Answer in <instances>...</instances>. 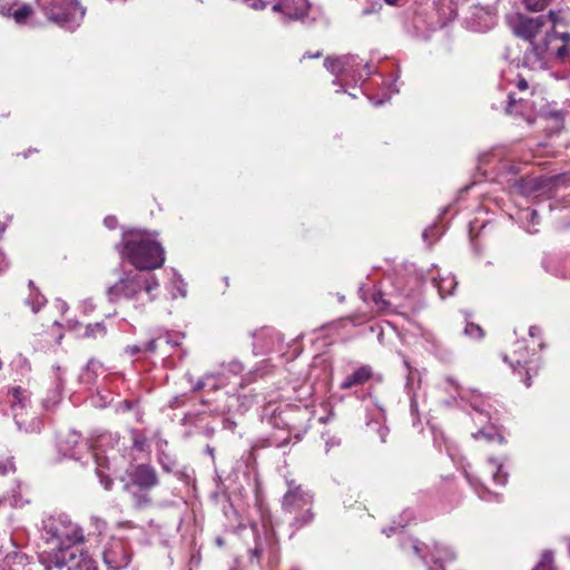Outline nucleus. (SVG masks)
<instances>
[{
    "label": "nucleus",
    "instance_id": "6e6552de",
    "mask_svg": "<svg viewBox=\"0 0 570 570\" xmlns=\"http://www.w3.org/2000/svg\"><path fill=\"white\" fill-rule=\"evenodd\" d=\"M551 42V36H544L540 41L529 42V48L522 57V66L530 70L544 69L547 65L546 53Z\"/></svg>",
    "mask_w": 570,
    "mask_h": 570
},
{
    "label": "nucleus",
    "instance_id": "5fc2aeb1",
    "mask_svg": "<svg viewBox=\"0 0 570 570\" xmlns=\"http://www.w3.org/2000/svg\"><path fill=\"white\" fill-rule=\"evenodd\" d=\"M552 0H543V2L547 4V7L551 3Z\"/></svg>",
    "mask_w": 570,
    "mask_h": 570
},
{
    "label": "nucleus",
    "instance_id": "ea45409f",
    "mask_svg": "<svg viewBox=\"0 0 570 570\" xmlns=\"http://www.w3.org/2000/svg\"><path fill=\"white\" fill-rule=\"evenodd\" d=\"M104 224L106 225V227H108L109 229H114L117 225V218L115 216H107L105 219H104Z\"/></svg>",
    "mask_w": 570,
    "mask_h": 570
},
{
    "label": "nucleus",
    "instance_id": "8fccbe9b",
    "mask_svg": "<svg viewBox=\"0 0 570 570\" xmlns=\"http://www.w3.org/2000/svg\"><path fill=\"white\" fill-rule=\"evenodd\" d=\"M387 4L394 6L397 4L400 0H384Z\"/></svg>",
    "mask_w": 570,
    "mask_h": 570
},
{
    "label": "nucleus",
    "instance_id": "37998d69",
    "mask_svg": "<svg viewBox=\"0 0 570 570\" xmlns=\"http://www.w3.org/2000/svg\"><path fill=\"white\" fill-rule=\"evenodd\" d=\"M160 464H161V468L166 471V472H171L173 471V466L170 463H166L164 462L163 460L160 461Z\"/></svg>",
    "mask_w": 570,
    "mask_h": 570
},
{
    "label": "nucleus",
    "instance_id": "aec40b11",
    "mask_svg": "<svg viewBox=\"0 0 570 570\" xmlns=\"http://www.w3.org/2000/svg\"><path fill=\"white\" fill-rule=\"evenodd\" d=\"M9 394L12 396L11 403L12 406H26L27 399L23 395V390L20 386H14L10 389Z\"/></svg>",
    "mask_w": 570,
    "mask_h": 570
},
{
    "label": "nucleus",
    "instance_id": "39448f33",
    "mask_svg": "<svg viewBox=\"0 0 570 570\" xmlns=\"http://www.w3.org/2000/svg\"><path fill=\"white\" fill-rule=\"evenodd\" d=\"M78 4L76 0L51 1L43 7V12L48 20L62 28L72 29L78 24L76 21V12L80 10L81 18L85 14V9L78 8Z\"/></svg>",
    "mask_w": 570,
    "mask_h": 570
},
{
    "label": "nucleus",
    "instance_id": "7ed1b4c3",
    "mask_svg": "<svg viewBox=\"0 0 570 570\" xmlns=\"http://www.w3.org/2000/svg\"><path fill=\"white\" fill-rule=\"evenodd\" d=\"M121 481L124 491L130 495L136 509L142 510L153 504L150 491L159 484V476L151 464L135 465Z\"/></svg>",
    "mask_w": 570,
    "mask_h": 570
},
{
    "label": "nucleus",
    "instance_id": "4468645a",
    "mask_svg": "<svg viewBox=\"0 0 570 570\" xmlns=\"http://www.w3.org/2000/svg\"><path fill=\"white\" fill-rule=\"evenodd\" d=\"M347 65L348 58L345 56L335 58L327 57L324 60V67L336 77L345 72Z\"/></svg>",
    "mask_w": 570,
    "mask_h": 570
},
{
    "label": "nucleus",
    "instance_id": "e433bc0d",
    "mask_svg": "<svg viewBox=\"0 0 570 570\" xmlns=\"http://www.w3.org/2000/svg\"><path fill=\"white\" fill-rule=\"evenodd\" d=\"M373 301L376 305H382V306L389 305V302L384 299V295L380 291L373 294Z\"/></svg>",
    "mask_w": 570,
    "mask_h": 570
},
{
    "label": "nucleus",
    "instance_id": "c9c22d12",
    "mask_svg": "<svg viewBox=\"0 0 570 570\" xmlns=\"http://www.w3.org/2000/svg\"><path fill=\"white\" fill-rule=\"evenodd\" d=\"M515 86L517 88L520 90V91H525L529 89V82L528 80L522 77V76H518L517 78V81H515Z\"/></svg>",
    "mask_w": 570,
    "mask_h": 570
},
{
    "label": "nucleus",
    "instance_id": "473e14b6",
    "mask_svg": "<svg viewBox=\"0 0 570 570\" xmlns=\"http://www.w3.org/2000/svg\"><path fill=\"white\" fill-rule=\"evenodd\" d=\"M556 57L561 61L570 57V45H562L560 48H558Z\"/></svg>",
    "mask_w": 570,
    "mask_h": 570
},
{
    "label": "nucleus",
    "instance_id": "a19ab883",
    "mask_svg": "<svg viewBox=\"0 0 570 570\" xmlns=\"http://www.w3.org/2000/svg\"><path fill=\"white\" fill-rule=\"evenodd\" d=\"M403 363H404V366L406 367V370H407V372H409V374H407V384H409V383H410V381L412 380V375H413V373H414V370H413V367L411 366V364H410V362H409L407 357H405V356H404V358H403Z\"/></svg>",
    "mask_w": 570,
    "mask_h": 570
},
{
    "label": "nucleus",
    "instance_id": "4d7b16f0",
    "mask_svg": "<svg viewBox=\"0 0 570 570\" xmlns=\"http://www.w3.org/2000/svg\"><path fill=\"white\" fill-rule=\"evenodd\" d=\"M210 389H212V390H216V389H217V386L214 384V385H212V386H210Z\"/></svg>",
    "mask_w": 570,
    "mask_h": 570
},
{
    "label": "nucleus",
    "instance_id": "79ce46f5",
    "mask_svg": "<svg viewBox=\"0 0 570 570\" xmlns=\"http://www.w3.org/2000/svg\"><path fill=\"white\" fill-rule=\"evenodd\" d=\"M100 482L106 490H108V491L111 490L112 480L110 478L101 476Z\"/></svg>",
    "mask_w": 570,
    "mask_h": 570
},
{
    "label": "nucleus",
    "instance_id": "2f4dec72",
    "mask_svg": "<svg viewBox=\"0 0 570 570\" xmlns=\"http://www.w3.org/2000/svg\"><path fill=\"white\" fill-rule=\"evenodd\" d=\"M245 3H247L248 7L255 10H263L267 6V0H244Z\"/></svg>",
    "mask_w": 570,
    "mask_h": 570
},
{
    "label": "nucleus",
    "instance_id": "393cba45",
    "mask_svg": "<svg viewBox=\"0 0 570 570\" xmlns=\"http://www.w3.org/2000/svg\"><path fill=\"white\" fill-rule=\"evenodd\" d=\"M523 6L530 12H540L547 8L543 0H523Z\"/></svg>",
    "mask_w": 570,
    "mask_h": 570
},
{
    "label": "nucleus",
    "instance_id": "f257e3e1",
    "mask_svg": "<svg viewBox=\"0 0 570 570\" xmlns=\"http://www.w3.org/2000/svg\"><path fill=\"white\" fill-rule=\"evenodd\" d=\"M157 234L148 229L125 230L117 245L120 257L138 271H154L165 263V250L156 239Z\"/></svg>",
    "mask_w": 570,
    "mask_h": 570
},
{
    "label": "nucleus",
    "instance_id": "c85d7f7f",
    "mask_svg": "<svg viewBox=\"0 0 570 570\" xmlns=\"http://www.w3.org/2000/svg\"><path fill=\"white\" fill-rule=\"evenodd\" d=\"M546 17H547V21L550 20L552 22V28L554 30H556L557 24L563 23V19L560 17L559 11L550 10Z\"/></svg>",
    "mask_w": 570,
    "mask_h": 570
},
{
    "label": "nucleus",
    "instance_id": "dca6fc26",
    "mask_svg": "<svg viewBox=\"0 0 570 570\" xmlns=\"http://www.w3.org/2000/svg\"><path fill=\"white\" fill-rule=\"evenodd\" d=\"M33 9L30 4H22L18 9L13 10L9 14L18 24L27 23L28 19L32 16Z\"/></svg>",
    "mask_w": 570,
    "mask_h": 570
},
{
    "label": "nucleus",
    "instance_id": "a878e982",
    "mask_svg": "<svg viewBox=\"0 0 570 570\" xmlns=\"http://www.w3.org/2000/svg\"><path fill=\"white\" fill-rule=\"evenodd\" d=\"M90 525L94 527V534L100 535L107 528V523L99 517L92 515L90 518Z\"/></svg>",
    "mask_w": 570,
    "mask_h": 570
},
{
    "label": "nucleus",
    "instance_id": "bb28decb",
    "mask_svg": "<svg viewBox=\"0 0 570 570\" xmlns=\"http://www.w3.org/2000/svg\"><path fill=\"white\" fill-rule=\"evenodd\" d=\"M544 36H551L552 39H560L563 45H570V32H558L553 28L550 31L546 32Z\"/></svg>",
    "mask_w": 570,
    "mask_h": 570
},
{
    "label": "nucleus",
    "instance_id": "4c0bfd02",
    "mask_svg": "<svg viewBox=\"0 0 570 570\" xmlns=\"http://www.w3.org/2000/svg\"><path fill=\"white\" fill-rule=\"evenodd\" d=\"M228 366L229 371L235 374L242 373L244 371V365L238 361L230 362Z\"/></svg>",
    "mask_w": 570,
    "mask_h": 570
},
{
    "label": "nucleus",
    "instance_id": "f704fd0d",
    "mask_svg": "<svg viewBox=\"0 0 570 570\" xmlns=\"http://www.w3.org/2000/svg\"><path fill=\"white\" fill-rule=\"evenodd\" d=\"M159 338H153L142 344L144 353H154L157 348V342Z\"/></svg>",
    "mask_w": 570,
    "mask_h": 570
},
{
    "label": "nucleus",
    "instance_id": "f03ea898",
    "mask_svg": "<svg viewBox=\"0 0 570 570\" xmlns=\"http://www.w3.org/2000/svg\"><path fill=\"white\" fill-rule=\"evenodd\" d=\"M46 540L53 547L39 553V563L45 570H61L66 568L70 547L85 540L83 531L78 525L61 528L50 523L46 527Z\"/></svg>",
    "mask_w": 570,
    "mask_h": 570
},
{
    "label": "nucleus",
    "instance_id": "412c9836",
    "mask_svg": "<svg viewBox=\"0 0 570 570\" xmlns=\"http://www.w3.org/2000/svg\"><path fill=\"white\" fill-rule=\"evenodd\" d=\"M532 570H554L552 553L550 551H546L539 563Z\"/></svg>",
    "mask_w": 570,
    "mask_h": 570
},
{
    "label": "nucleus",
    "instance_id": "cd10ccee",
    "mask_svg": "<svg viewBox=\"0 0 570 570\" xmlns=\"http://www.w3.org/2000/svg\"><path fill=\"white\" fill-rule=\"evenodd\" d=\"M522 101V98H520L519 100H517L515 98V95L514 94H509L508 96V105L505 107V111L507 114H518L519 111L518 110H514V107L518 102H521Z\"/></svg>",
    "mask_w": 570,
    "mask_h": 570
},
{
    "label": "nucleus",
    "instance_id": "c756f323",
    "mask_svg": "<svg viewBox=\"0 0 570 570\" xmlns=\"http://www.w3.org/2000/svg\"><path fill=\"white\" fill-rule=\"evenodd\" d=\"M213 377L214 376L212 374H206L203 379L198 380L193 386V392H198L205 389L208 385V381Z\"/></svg>",
    "mask_w": 570,
    "mask_h": 570
},
{
    "label": "nucleus",
    "instance_id": "6e6d98bb",
    "mask_svg": "<svg viewBox=\"0 0 570 570\" xmlns=\"http://www.w3.org/2000/svg\"><path fill=\"white\" fill-rule=\"evenodd\" d=\"M218 544L223 543V540L220 538L217 539Z\"/></svg>",
    "mask_w": 570,
    "mask_h": 570
},
{
    "label": "nucleus",
    "instance_id": "7c9ffc66",
    "mask_svg": "<svg viewBox=\"0 0 570 570\" xmlns=\"http://www.w3.org/2000/svg\"><path fill=\"white\" fill-rule=\"evenodd\" d=\"M551 181L553 183V185L556 186H560V185H563V186H570V177L567 176L566 174H561V175H557V176H553L551 178Z\"/></svg>",
    "mask_w": 570,
    "mask_h": 570
},
{
    "label": "nucleus",
    "instance_id": "6ab92c4d",
    "mask_svg": "<svg viewBox=\"0 0 570 570\" xmlns=\"http://www.w3.org/2000/svg\"><path fill=\"white\" fill-rule=\"evenodd\" d=\"M472 435L476 440L483 438L488 442L493 441L495 438H498L500 442L503 441V436L498 434L495 432L494 428H492V426L491 428L481 429L476 433H473Z\"/></svg>",
    "mask_w": 570,
    "mask_h": 570
},
{
    "label": "nucleus",
    "instance_id": "20e7f679",
    "mask_svg": "<svg viewBox=\"0 0 570 570\" xmlns=\"http://www.w3.org/2000/svg\"><path fill=\"white\" fill-rule=\"evenodd\" d=\"M150 271H129L124 272L118 282L107 289V296L110 302L115 303L121 297L134 299L137 295L145 291L154 299L153 292L159 287L158 279Z\"/></svg>",
    "mask_w": 570,
    "mask_h": 570
},
{
    "label": "nucleus",
    "instance_id": "0eeeda50",
    "mask_svg": "<svg viewBox=\"0 0 570 570\" xmlns=\"http://www.w3.org/2000/svg\"><path fill=\"white\" fill-rule=\"evenodd\" d=\"M313 507V495L304 491L301 485L289 483L288 491L282 500V509L287 514L298 513L301 510Z\"/></svg>",
    "mask_w": 570,
    "mask_h": 570
},
{
    "label": "nucleus",
    "instance_id": "3c124183",
    "mask_svg": "<svg viewBox=\"0 0 570 570\" xmlns=\"http://www.w3.org/2000/svg\"><path fill=\"white\" fill-rule=\"evenodd\" d=\"M29 288H30L31 292H35V289H37L35 287V283L32 281H29Z\"/></svg>",
    "mask_w": 570,
    "mask_h": 570
},
{
    "label": "nucleus",
    "instance_id": "9d476101",
    "mask_svg": "<svg viewBox=\"0 0 570 570\" xmlns=\"http://www.w3.org/2000/svg\"><path fill=\"white\" fill-rule=\"evenodd\" d=\"M67 570H98L96 560L87 552L70 547Z\"/></svg>",
    "mask_w": 570,
    "mask_h": 570
},
{
    "label": "nucleus",
    "instance_id": "423d86ee",
    "mask_svg": "<svg viewBox=\"0 0 570 570\" xmlns=\"http://www.w3.org/2000/svg\"><path fill=\"white\" fill-rule=\"evenodd\" d=\"M547 23V17L541 14L538 17H529L523 13H517L511 20L513 35L528 42L535 41L537 36L541 32Z\"/></svg>",
    "mask_w": 570,
    "mask_h": 570
},
{
    "label": "nucleus",
    "instance_id": "f8f14e48",
    "mask_svg": "<svg viewBox=\"0 0 570 570\" xmlns=\"http://www.w3.org/2000/svg\"><path fill=\"white\" fill-rule=\"evenodd\" d=\"M8 548H11L10 551H6V554L0 563V570H14L13 564L24 566L27 563L28 557L27 554L20 552L14 546L12 539H9L7 542Z\"/></svg>",
    "mask_w": 570,
    "mask_h": 570
},
{
    "label": "nucleus",
    "instance_id": "49530a36",
    "mask_svg": "<svg viewBox=\"0 0 570 570\" xmlns=\"http://www.w3.org/2000/svg\"><path fill=\"white\" fill-rule=\"evenodd\" d=\"M69 438H70V442H71L72 444H77V443H78V439H79V435H78V434L72 433V434H70V435H69Z\"/></svg>",
    "mask_w": 570,
    "mask_h": 570
},
{
    "label": "nucleus",
    "instance_id": "9b49d317",
    "mask_svg": "<svg viewBox=\"0 0 570 570\" xmlns=\"http://www.w3.org/2000/svg\"><path fill=\"white\" fill-rule=\"evenodd\" d=\"M374 376L371 365L365 364L357 367L353 373L348 374L340 384L341 390H350L355 386H362Z\"/></svg>",
    "mask_w": 570,
    "mask_h": 570
},
{
    "label": "nucleus",
    "instance_id": "58836bf2",
    "mask_svg": "<svg viewBox=\"0 0 570 570\" xmlns=\"http://www.w3.org/2000/svg\"><path fill=\"white\" fill-rule=\"evenodd\" d=\"M256 376H257V371L249 372L245 377L242 379V381L239 383V386L244 387L245 385H247L250 382H253L256 379Z\"/></svg>",
    "mask_w": 570,
    "mask_h": 570
},
{
    "label": "nucleus",
    "instance_id": "09e8293b",
    "mask_svg": "<svg viewBox=\"0 0 570 570\" xmlns=\"http://www.w3.org/2000/svg\"><path fill=\"white\" fill-rule=\"evenodd\" d=\"M524 384L529 387L531 385V377L527 374L524 379Z\"/></svg>",
    "mask_w": 570,
    "mask_h": 570
},
{
    "label": "nucleus",
    "instance_id": "a18cd8bd",
    "mask_svg": "<svg viewBox=\"0 0 570 570\" xmlns=\"http://www.w3.org/2000/svg\"><path fill=\"white\" fill-rule=\"evenodd\" d=\"M272 10H273L274 12H281V11L283 10V6H282V3H281V2H277V3L273 4Z\"/></svg>",
    "mask_w": 570,
    "mask_h": 570
},
{
    "label": "nucleus",
    "instance_id": "72a5a7b5",
    "mask_svg": "<svg viewBox=\"0 0 570 570\" xmlns=\"http://www.w3.org/2000/svg\"><path fill=\"white\" fill-rule=\"evenodd\" d=\"M125 351L130 356H136L140 353H144L142 345H138V344L128 345V346H126Z\"/></svg>",
    "mask_w": 570,
    "mask_h": 570
},
{
    "label": "nucleus",
    "instance_id": "f3484780",
    "mask_svg": "<svg viewBox=\"0 0 570 570\" xmlns=\"http://www.w3.org/2000/svg\"><path fill=\"white\" fill-rule=\"evenodd\" d=\"M267 541H268L267 537L262 539L256 533L255 547L249 550L250 562H256V563L261 562V559H262V557L264 554V551H265V548L267 546Z\"/></svg>",
    "mask_w": 570,
    "mask_h": 570
},
{
    "label": "nucleus",
    "instance_id": "a211bd4d",
    "mask_svg": "<svg viewBox=\"0 0 570 570\" xmlns=\"http://www.w3.org/2000/svg\"><path fill=\"white\" fill-rule=\"evenodd\" d=\"M46 302V297L40 294L39 289L30 292V296L26 299V304L31 307L33 313H38Z\"/></svg>",
    "mask_w": 570,
    "mask_h": 570
},
{
    "label": "nucleus",
    "instance_id": "1a4fd4ad",
    "mask_svg": "<svg viewBox=\"0 0 570 570\" xmlns=\"http://www.w3.org/2000/svg\"><path fill=\"white\" fill-rule=\"evenodd\" d=\"M102 559L108 570H119L129 563L125 548L119 541L112 542L109 547L105 548Z\"/></svg>",
    "mask_w": 570,
    "mask_h": 570
},
{
    "label": "nucleus",
    "instance_id": "603ef678",
    "mask_svg": "<svg viewBox=\"0 0 570 570\" xmlns=\"http://www.w3.org/2000/svg\"><path fill=\"white\" fill-rule=\"evenodd\" d=\"M135 448H137L138 450H142V445L140 444V442H138V440H135Z\"/></svg>",
    "mask_w": 570,
    "mask_h": 570
},
{
    "label": "nucleus",
    "instance_id": "de8ad7c7",
    "mask_svg": "<svg viewBox=\"0 0 570 570\" xmlns=\"http://www.w3.org/2000/svg\"><path fill=\"white\" fill-rule=\"evenodd\" d=\"M537 331H539V327H537V326L530 327V331H529L530 335L534 336Z\"/></svg>",
    "mask_w": 570,
    "mask_h": 570
},
{
    "label": "nucleus",
    "instance_id": "2eb2a0df",
    "mask_svg": "<svg viewBox=\"0 0 570 570\" xmlns=\"http://www.w3.org/2000/svg\"><path fill=\"white\" fill-rule=\"evenodd\" d=\"M107 334V327L104 322L89 323L85 327V332L82 334L83 338H102Z\"/></svg>",
    "mask_w": 570,
    "mask_h": 570
},
{
    "label": "nucleus",
    "instance_id": "b1692460",
    "mask_svg": "<svg viewBox=\"0 0 570 570\" xmlns=\"http://www.w3.org/2000/svg\"><path fill=\"white\" fill-rule=\"evenodd\" d=\"M490 463H492L495 468H497V471L493 473V481L497 483V484H505L507 481H508V474L503 472L502 470V465L501 464H497V461L491 459L490 460Z\"/></svg>",
    "mask_w": 570,
    "mask_h": 570
},
{
    "label": "nucleus",
    "instance_id": "ddd939ff",
    "mask_svg": "<svg viewBox=\"0 0 570 570\" xmlns=\"http://www.w3.org/2000/svg\"><path fill=\"white\" fill-rule=\"evenodd\" d=\"M293 518L289 521V528L292 529L291 537L299 529L311 524L314 521L315 513L312 508L301 510L298 513H293Z\"/></svg>",
    "mask_w": 570,
    "mask_h": 570
},
{
    "label": "nucleus",
    "instance_id": "13d9d810",
    "mask_svg": "<svg viewBox=\"0 0 570 570\" xmlns=\"http://www.w3.org/2000/svg\"><path fill=\"white\" fill-rule=\"evenodd\" d=\"M518 367L523 368L520 362H518Z\"/></svg>",
    "mask_w": 570,
    "mask_h": 570
},
{
    "label": "nucleus",
    "instance_id": "864d4df0",
    "mask_svg": "<svg viewBox=\"0 0 570 570\" xmlns=\"http://www.w3.org/2000/svg\"><path fill=\"white\" fill-rule=\"evenodd\" d=\"M124 405H125V407H126L127 410H130V409H131V404H130V402H129V401H125V402H124Z\"/></svg>",
    "mask_w": 570,
    "mask_h": 570
},
{
    "label": "nucleus",
    "instance_id": "4be33fe9",
    "mask_svg": "<svg viewBox=\"0 0 570 570\" xmlns=\"http://www.w3.org/2000/svg\"><path fill=\"white\" fill-rule=\"evenodd\" d=\"M464 334L473 340H481L484 336L482 327L474 323L466 324L464 328Z\"/></svg>",
    "mask_w": 570,
    "mask_h": 570
},
{
    "label": "nucleus",
    "instance_id": "c03bdc74",
    "mask_svg": "<svg viewBox=\"0 0 570 570\" xmlns=\"http://www.w3.org/2000/svg\"><path fill=\"white\" fill-rule=\"evenodd\" d=\"M322 55H323L322 51H317L316 53L306 52L303 57L304 58H306V57L307 58H320V57H322Z\"/></svg>",
    "mask_w": 570,
    "mask_h": 570
},
{
    "label": "nucleus",
    "instance_id": "5701e85b",
    "mask_svg": "<svg viewBox=\"0 0 570 570\" xmlns=\"http://www.w3.org/2000/svg\"><path fill=\"white\" fill-rule=\"evenodd\" d=\"M16 471V464L13 461V458H0V474L1 475H8L10 473H13Z\"/></svg>",
    "mask_w": 570,
    "mask_h": 570
}]
</instances>
